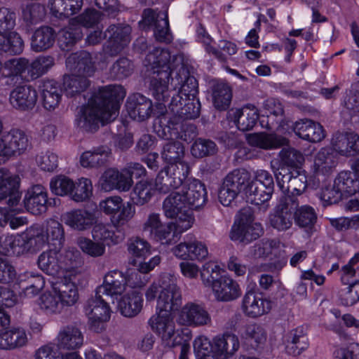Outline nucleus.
Instances as JSON below:
<instances>
[{"label":"nucleus","instance_id":"f257e3e1","mask_svg":"<svg viewBox=\"0 0 359 359\" xmlns=\"http://www.w3.org/2000/svg\"><path fill=\"white\" fill-rule=\"evenodd\" d=\"M144 65L151 67L153 71L150 89L158 102L168 100L170 80V84L175 90L169 104L172 116L184 120L200 116L201 105L196 97L198 81L190 75L188 63L182 54L171 55L167 49L155 48L147 55Z\"/></svg>","mask_w":359,"mask_h":359},{"label":"nucleus","instance_id":"f03ea898","mask_svg":"<svg viewBox=\"0 0 359 359\" xmlns=\"http://www.w3.org/2000/svg\"><path fill=\"white\" fill-rule=\"evenodd\" d=\"M157 294L156 313L150 318L149 324L165 346L175 347L182 337L175 329L172 311L177 310L181 304V293L173 276L162 274L157 282L152 283L145 292L147 301H154Z\"/></svg>","mask_w":359,"mask_h":359},{"label":"nucleus","instance_id":"7ed1b4c3","mask_svg":"<svg viewBox=\"0 0 359 359\" xmlns=\"http://www.w3.org/2000/svg\"><path fill=\"white\" fill-rule=\"evenodd\" d=\"M126 95L120 85H109L95 91L88 104L82 107L75 119L78 127L86 131L94 132L100 121L109 122L118 114L119 102Z\"/></svg>","mask_w":359,"mask_h":359},{"label":"nucleus","instance_id":"20e7f679","mask_svg":"<svg viewBox=\"0 0 359 359\" xmlns=\"http://www.w3.org/2000/svg\"><path fill=\"white\" fill-rule=\"evenodd\" d=\"M154 130L162 139L180 140L186 142H191L198 134L196 125L177 116L161 118L154 126Z\"/></svg>","mask_w":359,"mask_h":359},{"label":"nucleus","instance_id":"39448f33","mask_svg":"<svg viewBox=\"0 0 359 359\" xmlns=\"http://www.w3.org/2000/svg\"><path fill=\"white\" fill-rule=\"evenodd\" d=\"M16 14L7 8H0V55H10L22 52L24 43L20 35L11 32L15 26Z\"/></svg>","mask_w":359,"mask_h":359},{"label":"nucleus","instance_id":"423d86ee","mask_svg":"<svg viewBox=\"0 0 359 359\" xmlns=\"http://www.w3.org/2000/svg\"><path fill=\"white\" fill-rule=\"evenodd\" d=\"M278 187L287 194L283 196H294L301 202L302 196L308 186L307 176L304 171L289 169L281 166L274 171Z\"/></svg>","mask_w":359,"mask_h":359},{"label":"nucleus","instance_id":"0eeeda50","mask_svg":"<svg viewBox=\"0 0 359 359\" xmlns=\"http://www.w3.org/2000/svg\"><path fill=\"white\" fill-rule=\"evenodd\" d=\"M189 172V166L185 162L169 165L161 170L154 182V187L161 194H167L180 187Z\"/></svg>","mask_w":359,"mask_h":359},{"label":"nucleus","instance_id":"6e6552de","mask_svg":"<svg viewBox=\"0 0 359 359\" xmlns=\"http://www.w3.org/2000/svg\"><path fill=\"white\" fill-rule=\"evenodd\" d=\"M183 196L180 191L168 195L163 202V210L165 215L175 219V226L182 231L189 229L192 225L191 212L189 211Z\"/></svg>","mask_w":359,"mask_h":359},{"label":"nucleus","instance_id":"1a4fd4ad","mask_svg":"<svg viewBox=\"0 0 359 359\" xmlns=\"http://www.w3.org/2000/svg\"><path fill=\"white\" fill-rule=\"evenodd\" d=\"M95 291L94 297L86 302L83 310L88 319L89 327L93 332L100 333L106 328V323L111 317V309L107 302Z\"/></svg>","mask_w":359,"mask_h":359},{"label":"nucleus","instance_id":"9d476101","mask_svg":"<svg viewBox=\"0 0 359 359\" xmlns=\"http://www.w3.org/2000/svg\"><path fill=\"white\" fill-rule=\"evenodd\" d=\"M249 172L243 168L235 169L229 172L223 180L219 191V202L224 206L229 205L239 193L246 188L245 184L249 180Z\"/></svg>","mask_w":359,"mask_h":359},{"label":"nucleus","instance_id":"9b49d317","mask_svg":"<svg viewBox=\"0 0 359 359\" xmlns=\"http://www.w3.org/2000/svg\"><path fill=\"white\" fill-rule=\"evenodd\" d=\"M100 211L114 217V222L118 226H123L131 220L135 214V208L130 202L123 203L118 196L107 197L99 203Z\"/></svg>","mask_w":359,"mask_h":359},{"label":"nucleus","instance_id":"f8f14e48","mask_svg":"<svg viewBox=\"0 0 359 359\" xmlns=\"http://www.w3.org/2000/svg\"><path fill=\"white\" fill-rule=\"evenodd\" d=\"M299 204V201L294 196H281L270 215L271 226L279 231H285L290 229L293 224V211Z\"/></svg>","mask_w":359,"mask_h":359},{"label":"nucleus","instance_id":"ddd939ff","mask_svg":"<svg viewBox=\"0 0 359 359\" xmlns=\"http://www.w3.org/2000/svg\"><path fill=\"white\" fill-rule=\"evenodd\" d=\"M131 31L128 25L119 23L109 26L104 34L107 39L103 48L104 53L111 57L119 54L130 42Z\"/></svg>","mask_w":359,"mask_h":359},{"label":"nucleus","instance_id":"4468645a","mask_svg":"<svg viewBox=\"0 0 359 359\" xmlns=\"http://www.w3.org/2000/svg\"><path fill=\"white\" fill-rule=\"evenodd\" d=\"M27 239L30 243V246L35 245L39 248L46 243L52 242V244L57 247H60L65 241V232L62 225L55 219H51L47 222L46 234L43 231L38 228H32L29 230Z\"/></svg>","mask_w":359,"mask_h":359},{"label":"nucleus","instance_id":"2eb2a0df","mask_svg":"<svg viewBox=\"0 0 359 359\" xmlns=\"http://www.w3.org/2000/svg\"><path fill=\"white\" fill-rule=\"evenodd\" d=\"M180 191L189 211L198 209L207 201V191L205 185L198 180H187L182 185Z\"/></svg>","mask_w":359,"mask_h":359},{"label":"nucleus","instance_id":"dca6fc26","mask_svg":"<svg viewBox=\"0 0 359 359\" xmlns=\"http://www.w3.org/2000/svg\"><path fill=\"white\" fill-rule=\"evenodd\" d=\"M177 322L182 325L198 327L210 324L211 318L203 306L189 302L180 310Z\"/></svg>","mask_w":359,"mask_h":359},{"label":"nucleus","instance_id":"f3484780","mask_svg":"<svg viewBox=\"0 0 359 359\" xmlns=\"http://www.w3.org/2000/svg\"><path fill=\"white\" fill-rule=\"evenodd\" d=\"M125 105L129 116L139 122L148 119L153 111L151 101L140 93L130 95Z\"/></svg>","mask_w":359,"mask_h":359},{"label":"nucleus","instance_id":"a211bd4d","mask_svg":"<svg viewBox=\"0 0 359 359\" xmlns=\"http://www.w3.org/2000/svg\"><path fill=\"white\" fill-rule=\"evenodd\" d=\"M126 285V276L118 270H113L104 276L103 283L95 291L98 295L117 298L125 291Z\"/></svg>","mask_w":359,"mask_h":359},{"label":"nucleus","instance_id":"6ab92c4d","mask_svg":"<svg viewBox=\"0 0 359 359\" xmlns=\"http://www.w3.org/2000/svg\"><path fill=\"white\" fill-rule=\"evenodd\" d=\"M287 257L284 251L279 252L278 257L276 259H271L268 262L261 264L257 269L259 272H264L259 278V285L261 289L264 290H270L276 280L274 277L266 272L278 275L280 271L287 264Z\"/></svg>","mask_w":359,"mask_h":359},{"label":"nucleus","instance_id":"aec40b11","mask_svg":"<svg viewBox=\"0 0 359 359\" xmlns=\"http://www.w3.org/2000/svg\"><path fill=\"white\" fill-rule=\"evenodd\" d=\"M23 203L26 210L33 215H38L45 212L48 205V194L41 185L36 184L26 192Z\"/></svg>","mask_w":359,"mask_h":359},{"label":"nucleus","instance_id":"412c9836","mask_svg":"<svg viewBox=\"0 0 359 359\" xmlns=\"http://www.w3.org/2000/svg\"><path fill=\"white\" fill-rule=\"evenodd\" d=\"M36 90L31 86H19L10 93V103L16 109L21 111L34 108L37 101Z\"/></svg>","mask_w":359,"mask_h":359},{"label":"nucleus","instance_id":"4be33fe9","mask_svg":"<svg viewBox=\"0 0 359 359\" xmlns=\"http://www.w3.org/2000/svg\"><path fill=\"white\" fill-rule=\"evenodd\" d=\"M174 255L184 260L202 261L208 257V248L201 241L194 240L193 241L182 242L172 249Z\"/></svg>","mask_w":359,"mask_h":359},{"label":"nucleus","instance_id":"5701e85b","mask_svg":"<svg viewBox=\"0 0 359 359\" xmlns=\"http://www.w3.org/2000/svg\"><path fill=\"white\" fill-rule=\"evenodd\" d=\"M66 63L74 69L75 74L87 79L92 76L96 69L90 53L85 50L71 54Z\"/></svg>","mask_w":359,"mask_h":359},{"label":"nucleus","instance_id":"b1692460","mask_svg":"<svg viewBox=\"0 0 359 359\" xmlns=\"http://www.w3.org/2000/svg\"><path fill=\"white\" fill-rule=\"evenodd\" d=\"M19 177L11 175L6 169H0V201L8 197V203L11 205L16 204L20 199L18 191Z\"/></svg>","mask_w":359,"mask_h":359},{"label":"nucleus","instance_id":"393cba45","mask_svg":"<svg viewBox=\"0 0 359 359\" xmlns=\"http://www.w3.org/2000/svg\"><path fill=\"white\" fill-rule=\"evenodd\" d=\"M213 352L221 359H229L240 348L238 337L225 333L216 336L212 340Z\"/></svg>","mask_w":359,"mask_h":359},{"label":"nucleus","instance_id":"a878e982","mask_svg":"<svg viewBox=\"0 0 359 359\" xmlns=\"http://www.w3.org/2000/svg\"><path fill=\"white\" fill-rule=\"evenodd\" d=\"M215 298L219 301H232L241 294L238 284L231 278L223 276L219 280L213 283L212 287Z\"/></svg>","mask_w":359,"mask_h":359},{"label":"nucleus","instance_id":"bb28decb","mask_svg":"<svg viewBox=\"0 0 359 359\" xmlns=\"http://www.w3.org/2000/svg\"><path fill=\"white\" fill-rule=\"evenodd\" d=\"M293 130L300 138L311 142H320L325 137L323 126L309 119L295 122Z\"/></svg>","mask_w":359,"mask_h":359},{"label":"nucleus","instance_id":"cd10ccee","mask_svg":"<svg viewBox=\"0 0 359 359\" xmlns=\"http://www.w3.org/2000/svg\"><path fill=\"white\" fill-rule=\"evenodd\" d=\"M293 217L294 223L309 235L316 231V224L318 215L315 209L309 205H299L294 208Z\"/></svg>","mask_w":359,"mask_h":359},{"label":"nucleus","instance_id":"c85d7f7f","mask_svg":"<svg viewBox=\"0 0 359 359\" xmlns=\"http://www.w3.org/2000/svg\"><path fill=\"white\" fill-rule=\"evenodd\" d=\"M111 154V151L107 146L94 147L81 154L80 163L83 168H98L109 163Z\"/></svg>","mask_w":359,"mask_h":359},{"label":"nucleus","instance_id":"c756f323","mask_svg":"<svg viewBox=\"0 0 359 359\" xmlns=\"http://www.w3.org/2000/svg\"><path fill=\"white\" fill-rule=\"evenodd\" d=\"M271 302L257 296L254 292H247L243 299V310L246 316L257 318L271 310Z\"/></svg>","mask_w":359,"mask_h":359},{"label":"nucleus","instance_id":"7c9ffc66","mask_svg":"<svg viewBox=\"0 0 359 359\" xmlns=\"http://www.w3.org/2000/svg\"><path fill=\"white\" fill-rule=\"evenodd\" d=\"M232 118L238 130L248 131L257 124L259 113L252 104H247L241 109L233 111Z\"/></svg>","mask_w":359,"mask_h":359},{"label":"nucleus","instance_id":"2f4dec72","mask_svg":"<svg viewBox=\"0 0 359 359\" xmlns=\"http://www.w3.org/2000/svg\"><path fill=\"white\" fill-rule=\"evenodd\" d=\"M62 220L75 230L84 231L93 226L95 222V217L89 211L76 210L63 214Z\"/></svg>","mask_w":359,"mask_h":359},{"label":"nucleus","instance_id":"473e14b6","mask_svg":"<svg viewBox=\"0 0 359 359\" xmlns=\"http://www.w3.org/2000/svg\"><path fill=\"white\" fill-rule=\"evenodd\" d=\"M143 306L142 294L133 290L123 295L118 303V310L121 314L127 318L136 316Z\"/></svg>","mask_w":359,"mask_h":359},{"label":"nucleus","instance_id":"72a5a7b5","mask_svg":"<svg viewBox=\"0 0 359 359\" xmlns=\"http://www.w3.org/2000/svg\"><path fill=\"white\" fill-rule=\"evenodd\" d=\"M263 233V228L259 223L236 226V222L231 228L230 238L232 241H238L244 244H248L259 238Z\"/></svg>","mask_w":359,"mask_h":359},{"label":"nucleus","instance_id":"f704fd0d","mask_svg":"<svg viewBox=\"0 0 359 359\" xmlns=\"http://www.w3.org/2000/svg\"><path fill=\"white\" fill-rule=\"evenodd\" d=\"M57 347L64 349H76L81 347L83 342V337L80 330L75 326H66L59 332Z\"/></svg>","mask_w":359,"mask_h":359},{"label":"nucleus","instance_id":"c9c22d12","mask_svg":"<svg viewBox=\"0 0 359 359\" xmlns=\"http://www.w3.org/2000/svg\"><path fill=\"white\" fill-rule=\"evenodd\" d=\"M337 164L334 152L331 149L323 148L315 156L313 170L316 175H329L334 171Z\"/></svg>","mask_w":359,"mask_h":359},{"label":"nucleus","instance_id":"e433bc0d","mask_svg":"<svg viewBox=\"0 0 359 359\" xmlns=\"http://www.w3.org/2000/svg\"><path fill=\"white\" fill-rule=\"evenodd\" d=\"M55 38L56 33L52 27L42 26L38 28L32 36V49L35 52L46 50L53 46Z\"/></svg>","mask_w":359,"mask_h":359},{"label":"nucleus","instance_id":"4c0bfd02","mask_svg":"<svg viewBox=\"0 0 359 359\" xmlns=\"http://www.w3.org/2000/svg\"><path fill=\"white\" fill-rule=\"evenodd\" d=\"M309 346L306 332L303 327H298L290 332L287 339L286 352L297 356Z\"/></svg>","mask_w":359,"mask_h":359},{"label":"nucleus","instance_id":"58836bf2","mask_svg":"<svg viewBox=\"0 0 359 359\" xmlns=\"http://www.w3.org/2000/svg\"><path fill=\"white\" fill-rule=\"evenodd\" d=\"M250 142L263 149H275L287 145L289 141L287 138L276 133H257L252 135Z\"/></svg>","mask_w":359,"mask_h":359},{"label":"nucleus","instance_id":"ea45409f","mask_svg":"<svg viewBox=\"0 0 359 359\" xmlns=\"http://www.w3.org/2000/svg\"><path fill=\"white\" fill-rule=\"evenodd\" d=\"M20 288L25 296L32 298L39 293L45 285V281L41 275L25 273L20 275L17 279Z\"/></svg>","mask_w":359,"mask_h":359},{"label":"nucleus","instance_id":"a19ab883","mask_svg":"<svg viewBox=\"0 0 359 359\" xmlns=\"http://www.w3.org/2000/svg\"><path fill=\"white\" fill-rule=\"evenodd\" d=\"M82 36V28L70 20L69 25L59 33V46L62 50L69 51Z\"/></svg>","mask_w":359,"mask_h":359},{"label":"nucleus","instance_id":"79ce46f5","mask_svg":"<svg viewBox=\"0 0 359 359\" xmlns=\"http://www.w3.org/2000/svg\"><path fill=\"white\" fill-rule=\"evenodd\" d=\"M211 88L215 107L220 111L226 110L229 107L231 101V88L222 81L214 82Z\"/></svg>","mask_w":359,"mask_h":359},{"label":"nucleus","instance_id":"37998d69","mask_svg":"<svg viewBox=\"0 0 359 359\" xmlns=\"http://www.w3.org/2000/svg\"><path fill=\"white\" fill-rule=\"evenodd\" d=\"M53 291L65 306L74 304L79 297L75 283L67 279L57 282L53 286Z\"/></svg>","mask_w":359,"mask_h":359},{"label":"nucleus","instance_id":"c03bdc74","mask_svg":"<svg viewBox=\"0 0 359 359\" xmlns=\"http://www.w3.org/2000/svg\"><path fill=\"white\" fill-rule=\"evenodd\" d=\"M273 190L264 187L259 183L249 182L245 188L247 201L255 205H264L271 198Z\"/></svg>","mask_w":359,"mask_h":359},{"label":"nucleus","instance_id":"a18cd8bd","mask_svg":"<svg viewBox=\"0 0 359 359\" xmlns=\"http://www.w3.org/2000/svg\"><path fill=\"white\" fill-rule=\"evenodd\" d=\"M39 267L50 276H57L61 271L59 254L56 250H50L42 252L38 258Z\"/></svg>","mask_w":359,"mask_h":359},{"label":"nucleus","instance_id":"49530a36","mask_svg":"<svg viewBox=\"0 0 359 359\" xmlns=\"http://www.w3.org/2000/svg\"><path fill=\"white\" fill-rule=\"evenodd\" d=\"M63 86L66 95L74 97L85 91L90 86V81L85 76L75 74L65 76Z\"/></svg>","mask_w":359,"mask_h":359},{"label":"nucleus","instance_id":"de8ad7c7","mask_svg":"<svg viewBox=\"0 0 359 359\" xmlns=\"http://www.w3.org/2000/svg\"><path fill=\"white\" fill-rule=\"evenodd\" d=\"M83 6V0H52L51 11L55 15L68 18L78 13Z\"/></svg>","mask_w":359,"mask_h":359},{"label":"nucleus","instance_id":"09e8293b","mask_svg":"<svg viewBox=\"0 0 359 359\" xmlns=\"http://www.w3.org/2000/svg\"><path fill=\"white\" fill-rule=\"evenodd\" d=\"M18 203L19 201L16 204L11 205L8 203V199L6 201L8 207H0V226H4L8 224L11 229H16L27 223L26 217L15 215V209H14V207L16 206Z\"/></svg>","mask_w":359,"mask_h":359},{"label":"nucleus","instance_id":"8fccbe9b","mask_svg":"<svg viewBox=\"0 0 359 359\" xmlns=\"http://www.w3.org/2000/svg\"><path fill=\"white\" fill-rule=\"evenodd\" d=\"M281 245L278 240L262 239L250 248V254L255 258H266L270 255H276Z\"/></svg>","mask_w":359,"mask_h":359},{"label":"nucleus","instance_id":"3c124183","mask_svg":"<svg viewBox=\"0 0 359 359\" xmlns=\"http://www.w3.org/2000/svg\"><path fill=\"white\" fill-rule=\"evenodd\" d=\"M245 341L253 349H258L266 341V332L265 330L259 325H248L243 334Z\"/></svg>","mask_w":359,"mask_h":359},{"label":"nucleus","instance_id":"603ef678","mask_svg":"<svg viewBox=\"0 0 359 359\" xmlns=\"http://www.w3.org/2000/svg\"><path fill=\"white\" fill-rule=\"evenodd\" d=\"M154 184L148 181H140L134 187L132 199L137 205L147 203L155 193Z\"/></svg>","mask_w":359,"mask_h":359},{"label":"nucleus","instance_id":"864d4df0","mask_svg":"<svg viewBox=\"0 0 359 359\" xmlns=\"http://www.w3.org/2000/svg\"><path fill=\"white\" fill-rule=\"evenodd\" d=\"M22 18L27 26L36 25L45 16V8L39 3H29L21 6Z\"/></svg>","mask_w":359,"mask_h":359},{"label":"nucleus","instance_id":"5fc2aeb1","mask_svg":"<svg viewBox=\"0 0 359 359\" xmlns=\"http://www.w3.org/2000/svg\"><path fill=\"white\" fill-rule=\"evenodd\" d=\"M343 194H353L359 191V179L354 172L342 171L334 179Z\"/></svg>","mask_w":359,"mask_h":359},{"label":"nucleus","instance_id":"6e6d98bb","mask_svg":"<svg viewBox=\"0 0 359 359\" xmlns=\"http://www.w3.org/2000/svg\"><path fill=\"white\" fill-rule=\"evenodd\" d=\"M236 52V45L226 40H220L217 48L213 46L207 48V53L212 54L221 62H226Z\"/></svg>","mask_w":359,"mask_h":359},{"label":"nucleus","instance_id":"4d7b16f0","mask_svg":"<svg viewBox=\"0 0 359 359\" xmlns=\"http://www.w3.org/2000/svg\"><path fill=\"white\" fill-rule=\"evenodd\" d=\"M60 257V264L62 271L76 272L82 264L80 252L73 248L66 250Z\"/></svg>","mask_w":359,"mask_h":359},{"label":"nucleus","instance_id":"13d9d810","mask_svg":"<svg viewBox=\"0 0 359 359\" xmlns=\"http://www.w3.org/2000/svg\"><path fill=\"white\" fill-rule=\"evenodd\" d=\"M215 142L209 139L198 138L191 148V154L196 158H203L215 155L217 152Z\"/></svg>","mask_w":359,"mask_h":359},{"label":"nucleus","instance_id":"bf43d9fd","mask_svg":"<svg viewBox=\"0 0 359 359\" xmlns=\"http://www.w3.org/2000/svg\"><path fill=\"white\" fill-rule=\"evenodd\" d=\"M54 58L50 55H41L29 63V77L35 79L45 74L54 65Z\"/></svg>","mask_w":359,"mask_h":359},{"label":"nucleus","instance_id":"052dcab7","mask_svg":"<svg viewBox=\"0 0 359 359\" xmlns=\"http://www.w3.org/2000/svg\"><path fill=\"white\" fill-rule=\"evenodd\" d=\"M76 243L83 252L93 257H101L105 252L104 243L95 242L86 237L77 238Z\"/></svg>","mask_w":359,"mask_h":359},{"label":"nucleus","instance_id":"680f3d73","mask_svg":"<svg viewBox=\"0 0 359 359\" xmlns=\"http://www.w3.org/2000/svg\"><path fill=\"white\" fill-rule=\"evenodd\" d=\"M128 250L133 257L139 259H146L151 255V246L144 239L140 237H133L128 241Z\"/></svg>","mask_w":359,"mask_h":359},{"label":"nucleus","instance_id":"e2e57ef3","mask_svg":"<svg viewBox=\"0 0 359 359\" xmlns=\"http://www.w3.org/2000/svg\"><path fill=\"white\" fill-rule=\"evenodd\" d=\"M184 154V148L179 142H169L163 146L162 158L170 165L182 162L180 160Z\"/></svg>","mask_w":359,"mask_h":359},{"label":"nucleus","instance_id":"0e129e2a","mask_svg":"<svg viewBox=\"0 0 359 359\" xmlns=\"http://www.w3.org/2000/svg\"><path fill=\"white\" fill-rule=\"evenodd\" d=\"M40 308L47 313H60L65 306L56 292H45L39 299Z\"/></svg>","mask_w":359,"mask_h":359},{"label":"nucleus","instance_id":"69168bd1","mask_svg":"<svg viewBox=\"0 0 359 359\" xmlns=\"http://www.w3.org/2000/svg\"><path fill=\"white\" fill-rule=\"evenodd\" d=\"M92 191L91 180L82 177L76 183L74 182L73 190L71 191L72 198L76 202L84 201L90 198Z\"/></svg>","mask_w":359,"mask_h":359},{"label":"nucleus","instance_id":"338daca9","mask_svg":"<svg viewBox=\"0 0 359 359\" xmlns=\"http://www.w3.org/2000/svg\"><path fill=\"white\" fill-rule=\"evenodd\" d=\"M92 234L95 241H102L105 245H109L118 243V238L115 236L111 226L109 224H96L93 226Z\"/></svg>","mask_w":359,"mask_h":359},{"label":"nucleus","instance_id":"774afa93","mask_svg":"<svg viewBox=\"0 0 359 359\" xmlns=\"http://www.w3.org/2000/svg\"><path fill=\"white\" fill-rule=\"evenodd\" d=\"M201 277L206 287H212L213 283L219 280L221 277V268L216 263L209 262L205 263L200 271Z\"/></svg>","mask_w":359,"mask_h":359}]
</instances>
